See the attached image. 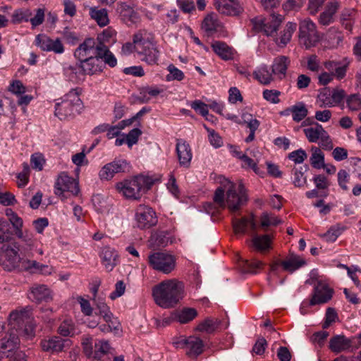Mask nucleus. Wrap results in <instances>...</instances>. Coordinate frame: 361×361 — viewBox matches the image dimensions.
I'll use <instances>...</instances> for the list:
<instances>
[{
	"label": "nucleus",
	"instance_id": "obj_48",
	"mask_svg": "<svg viewBox=\"0 0 361 361\" xmlns=\"http://www.w3.org/2000/svg\"><path fill=\"white\" fill-rule=\"evenodd\" d=\"M142 30L135 33L133 37V43L127 42L122 47V52L124 54H129L133 51H136V43L141 42Z\"/></svg>",
	"mask_w": 361,
	"mask_h": 361
},
{
	"label": "nucleus",
	"instance_id": "obj_50",
	"mask_svg": "<svg viewBox=\"0 0 361 361\" xmlns=\"http://www.w3.org/2000/svg\"><path fill=\"white\" fill-rule=\"evenodd\" d=\"M345 97V92L342 89H334L331 92V102L327 103L329 107L338 105Z\"/></svg>",
	"mask_w": 361,
	"mask_h": 361
},
{
	"label": "nucleus",
	"instance_id": "obj_13",
	"mask_svg": "<svg viewBox=\"0 0 361 361\" xmlns=\"http://www.w3.org/2000/svg\"><path fill=\"white\" fill-rule=\"evenodd\" d=\"M32 317V309L30 306L13 310L9 314L8 325L17 333L18 329H23V325Z\"/></svg>",
	"mask_w": 361,
	"mask_h": 361
},
{
	"label": "nucleus",
	"instance_id": "obj_51",
	"mask_svg": "<svg viewBox=\"0 0 361 361\" xmlns=\"http://www.w3.org/2000/svg\"><path fill=\"white\" fill-rule=\"evenodd\" d=\"M346 104L350 111H357L361 107V96L359 94H353L346 99Z\"/></svg>",
	"mask_w": 361,
	"mask_h": 361
},
{
	"label": "nucleus",
	"instance_id": "obj_17",
	"mask_svg": "<svg viewBox=\"0 0 361 361\" xmlns=\"http://www.w3.org/2000/svg\"><path fill=\"white\" fill-rule=\"evenodd\" d=\"M36 45L46 51H54L56 54H61L64 51V47L59 39L55 40L45 35H38L35 39Z\"/></svg>",
	"mask_w": 361,
	"mask_h": 361
},
{
	"label": "nucleus",
	"instance_id": "obj_16",
	"mask_svg": "<svg viewBox=\"0 0 361 361\" xmlns=\"http://www.w3.org/2000/svg\"><path fill=\"white\" fill-rule=\"evenodd\" d=\"M128 168V164L126 160H114L104 165L99 173V178L102 180H111L116 173L125 172Z\"/></svg>",
	"mask_w": 361,
	"mask_h": 361
},
{
	"label": "nucleus",
	"instance_id": "obj_1",
	"mask_svg": "<svg viewBox=\"0 0 361 361\" xmlns=\"http://www.w3.org/2000/svg\"><path fill=\"white\" fill-rule=\"evenodd\" d=\"M282 21V16L276 15L275 13L270 14L264 18H256L252 20L253 27L256 30L262 31L267 36L272 37L278 46L284 47L290 41L292 35L296 30L297 24L288 22L278 37L276 31Z\"/></svg>",
	"mask_w": 361,
	"mask_h": 361
},
{
	"label": "nucleus",
	"instance_id": "obj_5",
	"mask_svg": "<svg viewBox=\"0 0 361 361\" xmlns=\"http://www.w3.org/2000/svg\"><path fill=\"white\" fill-rule=\"evenodd\" d=\"M226 192V203L228 208L232 212H237L242 205L247 201L246 190L244 185L240 183L238 185V193L235 191V184L227 179H224V183L221 182Z\"/></svg>",
	"mask_w": 361,
	"mask_h": 361
},
{
	"label": "nucleus",
	"instance_id": "obj_4",
	"mask_svg": "<svg viewBox=\"0 0 361 361\" xmlns=\"http://www.w3.org/2000/svg\"><path fill=\"white\" fill-rule=\"evenodd\" d=\"M80 92L79 88H75L67 93L62 102L56 103L55 116L60 120H65L79 114L82 105L80 98Z\"/></svg>",
	"mask_w": 361,
	"mask_h": 361
},
{
	"label": "nucleus",
	"instance_id": "obj_64",
	"mask_svg": "<svg viewBox=\"0 0 361 361\" xmlns=\"http://www.w3.org/2000/svg\"><path fill=\"white\" fill-rule=\"evenodd\" d=\"M142 134V131L139 128H133L126 135V143L129 147L137 143L138 137Z\"/></svg>",
	"mask_w": 361,
	"mask_h": 361
},
{
	"label": "nucleus",
	"instance_id": "obj_33",
	"mask_svg": "<svg viewBox=\"0 0 361 361\" xmlns=\"http://www.w3.org/2000/svg\"><path fill=\"white\" fill-rule=\"evenodd\" d=\"M273 236L271 235L255 234L252 238V246L259 251H264L270 248Z\"/></svg>",
	"mask_w": 361,
	"mask_h": 361
},
{
	"label": "nucleus",
	"instance_id": "obj_18",
	"mask_svg": "<svg viewBox=\"0 0 361 361\" xmlns=\"http://www.w3.org/2000/svg\"><path fill=\"white\" fill-rule=\"evenodd\" d=\"M71 341L69 339H63L59 336H54L47 340L41 341V347L44 351L51 353H59L65 350L66 348L70 347Z\"/></svg>",
	"mask_w": 361,
	"mask_h": 361
},
{
	"label": "nucleus",
	"instance_id": "obj_34",
	"mask_svg": "<svg viewBox=\"0 0 361 361\" xmlns=\"http://www.w3.org/2000/svg\"><path fill=\"white\" fill-rule=\"evenodd\" d=\"M326 130L322 125L316 123L312 127L305 128L303 132L310 142H317Z\"/></svg>",
	"mask_w": 361,
	"mask_h": 361
},
{
	"label": "nucleus",
	"instance_id": "obj_63",
	"mask_svg": "<svg viewBox=\"0 0 361 361\" xmlns=\"http://www.w3.org/2000/svg\"><path fill=\"white\" fill-rule=\"evenodd\" d=\"M176 2L180 9L185 13H190L195 9L192 0H176Z\"/></svg>",
	"mask_w": 361,
	"mask_h": 361
},
{
	"label": "nucleus",
	"instance_id": "obj_10",
	"mask_svg": "<svg viewBox=\"0 0 361 361\" xmlns=\"http://www.w3.org/2000/svg\"><path fill=\"white\" fill-rule=\"evenodd\" d=\"M178 343L190 358H197L204 351L205 344L203 340L195 335L182 338Z\"/></svg>",
	"mask_w": 361,
	"mask_h": 361
},
{
	"label": "nucleus",
	"instance_id": "obj_28",
	"mask_svg": "<svg viewBox=\"0 0 361 361\" xmlns=\"http://www.w3.org/2000/svg\"><path fill=\"white\" fill-rule=\"evenodd\" d=\"M233 226L235 233H245L249 226L252 231H255L257 229L253 215L249 217L244 216L240 219H233Z\"/></svg>",
	"mask_w": 361,
	"mask_h": 361
},
{
	"label": "nucleus",
	"instance_id": "obj_21",
	"mask_svg": "<svg viewBox=\"0 0 361 361\" xmlns=\"http://www.w3.org/2000/svg\"><path fill=\"white\" fill-rule=\"evenodd\" d=\"M176 151L180 165L188 168L192 157L190 145L183 139H177Z\"/></svg>",
	"mask_w": 361,
	"mask_h": 361
},
{
	"label": "nucleus",
	"instance_id": "obj_60",
	"mask_svg": "<svg viewBox=\"0 0 361 361\" xmlns=\"http://www.w3.org/2000/svg\"><path fill=\"white\" fill-rule=\"evenodd\" d=\"M35 328L36 323L35 322L34 317H32L31 319H29L27 322L23 325L22 330L26 336L28 338H32L35 335Z\"/></svg>",
	"mask_w": 361,
	"mask_h": 361
},
{
	"label": "nucleus",
	"instance_id": "obj_44",
	"mask_svg": "<svg viewBox=\"0 0 361 361\" xmlns=\"http://www.w3.org/2000/svg\"><path fill=\"white\" fill-rule=\"evenodd\" d=\"M346 229V227L339 224L332 226L325 233L321 235L327 242H334L338 237Z\"/></svg>",
	"mask_w": 361,
	"mask_h": 361
},
{
	"label": "nucleus",
	"instance_id": "obj_46",
	"mask_svg": "<svg viewBox=\"0 0 361 361\" xmlns=\"http://www.w3.org/2000/svg\"><path fill=\"white\" fill-rule=\"evenodd\" d=\"M95 314L102 317L104 320L109 319L112 314L109 307L104 302L99 299L95 300Z\"/></svg>",
	"mask_w": 361,
	"mask_h": 361
},
{
	"label": "nucleus",
	"instance_id": "obj_2",
	"mask_svg": "<svg viewBox=\"0 0 361 361\" xmlns=\"http://www.w3.org/2000/svg\"><path fill=\"white\" fill-rule=\"evenodd\" d=\"M183 296V283L176 279L164 281L153 288L155 302L164 308L175 306Z\"/></svg>",
	"mask_w": 361,
	"mask_h": 361
},
{
	"label": "nucleus",
	"instance_id": "obj_36",
	"mask_svg": "<svg viewBox=\"0 0 361 361\" xmlns=\"http://www.w3.org/2000/svg\"><path fill=\"white\" fill-rule=\"evenodd\" d=\"M98 49L97 56L99 60L102 59L104 63L109 65L110 67H114L116 66L117 60L106 45L102 42L101 47Z\"/></svg>",
	"mask_w": 361,
	"mask_h": 361
},
{
	"label": "nucleus",
	"instance_id": "obj_9",
	"mask_svg": "<svg viewBox=\"0 0 361 361\" xmlns=\"http://www.w3.org/2000/svg\"><path fill=\"white\" fill-rule=\"evenodd\" d=\"M320 37L316 30L315 24L310 20H304L300 23L299 40L306 49L314 47Z\"/></svg>",
	"mask_w": 361,
	"mask_h": 361
},
{
	"label": "nucleus",
	"instance_id": "obj_37",
	"mask_svg": "<svg viewBox=\"0 0 361 361\" xmlns=\"http://www.w3.org/2000/svg\"><path fill=\"white\" fill-rule=\"evenodd\" d=\"M175 314L176 320L180 324H187L197 316V310L192 307H185Z\"/></svg>",
	"mask_w": 361,
	"mask_h": 361
},
{
	"label": "nucleus",
	"instance_id": "obj_41",
	"mask_svg": "<svg viewBox=\"0 0 361 361\" xmlns=\"http://www.w3.org/2000/svg\"><path fill=\"white\" fill-rule=\"evenodd\" d=\"M90 15L101 27L106 26L109 23L108 13L105 8L98 10L96 8H90Z\"/></svg>",
	"mask_w": 361,
	"mask_h": 361
},
{
	"label": "nucleus",
	"instance_id": "obj_39",
	"mask_svg": "<svg viewBox=\"0 0 361 361\" xmlns=\"http://www.w3.org/2000/svg\"><path fill=\"white\" fill-rule=\"evenodd\" d=\"M253 76L259 82L267 85L273 81L272 72L271 73L267 66H262L253 72Z\"/></svg>",
	"mask_w": 361,
	"mask_h": 361
},
{
	"label": "nucleus",
	"instance_id": "obj_52",
	"mask_svg": "<svg viewBox=\"0 0 361 361\" xmlns=\"http://www.w3.org/2000/svg\"><path fill=\"white\" fill-rule=\"evenodd\" d=\"M10 224L4 219H0V243L8 241L11 236Z\"/></svg>",
	"mask_w": 361,
	"mask_h": 361
},
{
	"label": "nucleus",
	"instance_id": "obj_3",
	"mask_svg": "<svg viewBox=\"0 0 361 361\" xmlns=\"http://www.w3.org/2000/svg\"><path fill=\"white\" fill-rule=\"evenodd\" d=\"M152 185L153 181L151 178L139 175L118 183L116 188L126 198L139 200Z\"/></svg>",
	"mask_w": 361,
	"mask_h": 361
},
{
	"label": "nucleus",
	"instance_id": "obj_42",
	"mask_svg": "<svg viewBox=\"0 0 361 361\" xmlns=\"http://www.w3.org/2000/svg\"><path fill=\"white\" fill-rule=\"evenodd\" d=\"M308 170V166L305 165L298 168H294L293 172V184L295 187H303L307 183V178L305 173Z\"/></svg>",
	"mask_w": 361,
	"mask_h": 361
},
{
	"label": "nucleus",
	"instance_id": "obj_25",
	"mask_svg": "<svg viewBox=\"0 0 361 361\" xmlns=\"http://www.w3.org/2000/svg\"><path fill=\"white\" fill-rule=\"evenodd\" d=\"M28 298L34 302H49L52 300L51 290L45 285H34L30 288Z\"/></svg>",
	"mask_w": 361,
	"mask_h": 361
},
{
	"label": "nucleus",
	"instance_id": "obj_59",
	"mask_svg": "<svg viewBox=\"0 0 361 361\" xmlns=\"http://www.w3.org/2000/svg\"><path fill=\"white\" fill-rule=\"evenodd\" d=\"M222 185H224L222 184ZM225 190H227V188H225L224 186H220L215 190L214 195V202L217 204L220 207H225V202H224V192Z\"/></svg>",
	"mask_w": 361,
	"mask_h": 361
},
{
	"label": "nucleus",
	"instance_id": "obj_32",
	"mask_svg": "<svg viewBox=\"0 0 361 361\" xmlns=\"http://www.w3.org/2000/svg\"><path fill=\"white\" fill-rule=\"evenodd\" d=\"M220 27V23L214 13L208 14L202 23V29L209 35L214 34Z\"/></svg>",
	"mask_w": 361,
	"mask_h": 361
},
{
	"label": "nucleus",
	"instance_id": "obj_45",
	"mask_svg": "<svg viewBox=\"0 0 361 361\" xmlns=\"http://www.w3.org/2000/svg\"><path fill=\"white\" fill-rule=\"evenodd\" d=\"M281 223L280 219L268 212H263L260 216V226L263 228L270 226H277Z\"/></svg>",
	"mask_w": 361,
	"mask_h": 361
},
{
	"label": "nucleus",
	"instance_id": "obj_47",
	"mask_svg": "<svg viewBox=\"0 0 361 361\" xmlns=\"http://www.w3.org/2000/svg\"><path fill=\"white\" fill-rule=\"evenodd\" d=\"M240 266L243 272L255 274L257 272V269H260L262 267V263L258 260H254L252 262L243 260L240 262Z\"/></svg>",
	"mask_w": 361,
	"mask_h": 361
},
{
	"label": "nucleus",
	"instance_id": "obj_35",
	"mask_svg": "<svg viewBox=\"0 0 361 361\" xmlns=\"http://www.w3.org/2000/svg\"><path fill=\"white\" fill-rule=\"evenodd\" d=\"M289 64L288 58L285 56H281L276 58L272 64L271 72L274 75H281L285 76Z\"/></svg>",
	"mask_w": 361,
	"mask_h": 361
},
{
	"label": "nucleus",
	"instance_id": "obj_62",
	"mask_svg": "<svg viewBox=\"0 0 361 361\" xmlns=\"http://www.w3.org/2000/svg\"><path fill=\"white\" fill-rule=\"evenodd\" d=\"M349 173L344 169H341L338 172V183L342 190L346 191L348 190L347 183L349 181Z\"/></svg>",
	"mask_w": 361,
	"mask_h": 361
},
{
	"label": "nucleus",
	"instance_id": "obj_30",
	"mask_svg": "<svg viewBox=\"0 0 361 361\" xmlns=\"http://www.w3.org/2000/svg\"><path fill=\"white\" fill-rule=\"evenodd\" d=\"M306 264L305 259L300 256L290 254L285 260L281 262L283 270L288 272H293Z\"/></svg>",
	"mask_w": 361,
	"mask_h": 361
},
{
	"label": "nucleus",
	"instance_id": "obj_61",
	"mask_svg": "<svg viewBox=\"0 0 361 361\" xmlns=\"http://www.w3.org/2000/svg\"><path fill=\"white\" fill-rule=\"evenodd\" d=\"M307 155L305 150L300 149L290 152L288 154V158L293 160L295 164H301L307 158Z\"/></svg>",
	"mask_w": 361,
	"mask_h": 361
},
{
	"label": "nucleus",
	"instance_id": "obj_40",
	"mask_svg": "<svg viewBox=\"0 0 361 361\" xmlns=\"http://www.w3.org/2000/svg\"><path fill=\"white\" fill-rule=\"evenodd\" d=\"M290 111L293 116V120L297 123L303 120L308 114V110L303 102H298L290 106Z\"/></svg>",
	"mask_w": 361,
	"mask_h": 361
},
{
	"label": "nucleus",
	"instance_id": "obj_31",
	"mask_svg": "<svg viewBox=\"0 0 361 361\" xmlns=\"http://www.w3.org/2000/svg\"><path fill=\"white\" fill-rule=\"evenodd\" d=\"M221 322L216 318L208 317L199 323L195 331L212 334L219 328Z\"/></svg>",
	"mask_w": 361,
	"mask_h": 361
},
{
	"label": "nucleus",
	"instance_id": "obj_20",
	"mask_svg": "<svg viewBox=\"0 0 361 361\" xmlns=\"http://www.w3.org/2000/svg\"><path fill=\"white\" fill-rule=\"evenodd\" d=\"M217 11L227 16H237L243 12V8L238 0H214Z\"/></svg>",
	"mask_w": 361,
	"mask_h": 361
},
{
	"label": "nucleus",
	"instance_id": "obj_19",
	"mask_svg": "<svg viewBox=\"0 0 361 361\" xmlns=\"http://www.w3.org/2000/svg\"><path fill=\"white\" fill-rule=\"evenodd\" d=\"M20 339L18 334L12 331L6 335L0 340V353L2 357L7 355L13 353V350L18 348Z\"/></svg>",
	"mask_w": 361,
	"mask_h": 361
},
{
	"label": "nucleus",
	"instance_id": "obj_53",
	"mask_svg": "<svg viewBox=\"0 0 361 361\" xmlns=\"http://www.w3.org/2000/svg\"><path fill=\"white\" fill-rule=\"evenodd\" d=\"M349 63L350 61L347 59H344L343 61H340L334 72H332L334 77H336L338 80L343 79L346 75Z\"/></svg>",
	"mask_w": 361,
	"mask_h": 361
},
{
	"label": "nucleus",
	"instance_id": "obj_24",
	"mask_svg": "<svg viewBox=\"0 0 361 361\" xmlns=\"http://www.w3.org/2000/svg\"><path fill=\"white\" fill-rule=\"evenodd\" d=\"M80 62L79 67L85 75H93L102 73L104 65L97 56Z\"/></svg>",
	"mask_w": 361,
	"mask_h": 361
},
{
	"label": "nucleus",
	"instance_id": "obj_26",
	"mask_svg": "<svg viewBox=\"0 0 361 361\" xmlns=\"http://www.w3.org/2000/svg\"><path fill=\"white\" fill-rule=\"evenodd\" d=\"M99 256L102 264L109 271H111L118 263V254L110 247H103Z\"/></svg>",
	"mask_w": 361,
	"mask_h": 361
},
{
	"label": "nucleus",
	"instance_id": "obj_55",
	"mask_svg": "<svg viewBox=\"0 0 361 361\" xmlns=\"http://www.w3.org/2000/svg\"><path fill=\"white\" fill-rule=\"evenodd\" d=\"M32 16V12L27 9L25 11L18 10L16 11L12 15V21L15 23H20L22 21H29L30 18Z\"/></svg>",
	"mask_w": 361,
	"mask_h": 361
},
{
	"label": "nucleus",
	"instance_id": "obj_14",
	"mask_svg": "<svg viewBox=\"0 0 361 361\" xmlns=\"http://www.w3.org/2000/svg\"><path fill=\"white\" fill-rule=\"evenodd\" d=\"M64 192H70L76 195L79 192L78 183L65 172L59 174L55 183V194L61 195Z\"/></svg>",
	"mask_w": 361,
	"mask_h": 361
},
{
	"label": "nucleus",
	"instance_id": "obj_54",
	"mask_svg": "<svg viewBox=\"0 0 361 361\" xmlns=\"http://www.w3.org/2000/svg\"><path fill=\"white\" fill-rule=\"evenodd\" d=\"M168 71L169 72V74L166 76V80L168 81H171L174 80L181 81L182 80H183L185 77L183 72L177 68L173 64H170L168 66Z\"/></svg>",
	"mask_w": 361,
	"mask_h": 361
},
{
	"label": "nucleus",
	"instance_id": "obj_8",
	"mask_svg": "<svg viewBox=\"0 0 361 361\" xmlns=\"http://www.w3.org/2000/svg\"><path fill=\"white\" fill-rule=\"evenodd\" d=\"M136 44V52L142 61L149 65L157 63L159 51L152 41L144 38L143 31H142L141 42Z\"/></svg>",
	"mask_w": 361,
	"mask_h": 361
},
{
	"label": "nucleus",
	"instance_id": "obj_12",
	"mask_svg": "<svg viewBox=\"0 0 361 361\" xmlns=\"http://www.w3.org/2000/svg\"><path fill=\"white\" fill-rule=\"evenodd\" d=\"M1 263L5 270L16 269L20 262L18 249L16 245H3Z\"/></svg>",
	"mask_w": 361,
	"mask_h": 361
},
{
	"label": "nucleus",
	"instance_id": "obj_57",
	"mask_svg": "<svg viewBox=\"0 0 361 361\" xmlns=\"http://www.w3.org/2000/svg\"><path fill=\"white\" fill-rule=\"evenodd\" d=\"M281 92L276 90H265L263 91V98L272 104L280 102L279 96Z\"/></svg>",
	"mask_w": 361,
	"mask_h": 361
},
{
	"label": "nucleus",
	"instance_id": "obj_38",
	"mask_svg": "<svg viewBox=\"0 0 361 361\" xmlns=\"http://www.w3.org/2000/svg\"><path fill=\"white\" fill-rule=\"evenodd\" d=\"M6 214L8 218L9 222L13 225V228H15L17 236L20 238H23V219L11 209H6Z\"/></svg>",
	"mask_w": 361,
	"mask_h": 361
},
{
	"label": "nucleus",
	"instance_id": "obj_43",
	"mask_svg": "<svg viewBox=\"0 0 361 361\" xmlns=\"http://www.w3.org/2000/svg\"><path fill=\"white\" fill-rule=\"evenodd\" d=\"M312 156L310 157V164L315 169L324 168V155L319 147H312Z\"/></svg>",
	"mask_w": 361,
	"mask_h": 361
},
{
	"label": "nucleus",
	"instance_id": "obj_7",
	"mask_svg": "<svg viewBox=\"0 0 361 361\" xmlns=\"http://www.w3.org/2000/svg\"><path fill=\"white\" fill-rule=\"evenodd\" d=\"M109 31H104L102 35H99L95 41L93 38L86 39L74 52L75 57L80 62L82 61L94 57L98 55V49L101 47L102 39L104 37H109Z\"/></svg>",
	"mask_w": 361,
	"mask_h": 361
},
{
	"label": "nucleus",
	"instance_id": "obj_11",
	"mask_svg": "<svg viewBox=\"0 0 361 361\" xmlns=\"http://www.w3.org/2000/svg\"><path fill=\"white\" fill-rule=\"evenodd\" d=\"M137 226L141 229L149 228L157 223V217L154 210L146 205L140 204L135 212Z\"/></svg>",
	"mask_w": 361,
	"mask_h": 361
},
{
	"label": "nucleus",
	"instance_id": "obj_6",
	"mask_svg": "<svg viewBox=\"0 0 361 361\" xmlns=\"http://www.w3.org/2000/svg\"><path fill=\"white\" fill-rule=\"evenodd\" d=\"M148 264L154 270L169 274L176 268V258L172 255L164 252H156L149 255Z\"/></svg>",
	"mask_w": 361,
	"mask_h": 361
},
{
	"label": "nucleus",
	"instance_id": "obj_58",
	"mask_svg": "<svg viewBox=\"0 0 361 361\" xmlns=\"http://www.w3.org/2000/svg\"><path fill=\"white\" fill-rule=\"evenodd\" d=\"M190 106L196 112L199 113L204 117H206L209 114L208 105L201 100L193 101L191 103Z\"/></svg>",
	"mask_w": 361,
	"mask_h": 361
},
{
	"label": "nucleus",
	"instance_id": "obj_56",
	"mask_svg": "<svg viewBox=\"0 0 361 361\" xmlns=\"http://www.w3.org/2000/svg\"><path fill=\"white\" fill-rule=\"evenodd\" d=\"M110 349V345L107 341H99L95 345L94 357L100 360L103 355L106 354Z\"/></svg>",
	"mask_w": 361,
	"mask_h": 361
},
{
	"label": "nucleus",
	"instance_id": "obj_29",
	"mask_svg": "<svg viewBox=\"0 0 361 361\" xmlns=\"http://www.w3.org/2000/svg\"><path fill=\"white\" fill-rule=\"evenodd\" d=\"M57 332L63 337H73L80 334V331L74 322L70 318L64 319L59 324Z\"/></svg>",
	"mask_w": 361,
	"mask_h": 361
},
{
	"label": "nucleus",
	"instance_id": "obj_22",
	"mask_svg": "<svg viewBox=\"0 0 361 361\" xmlns=\"http://www.w3.org/2000/svg\"><path fill=\"white\" fill-rule=\"evenodd\" d=\"M353 339L348 338L344 335H336L330 338L329 349L335 353L343 351H353Z\"/></svg>",
	"mask_w": 361,
	"mask_h": 361
},
{
	"label": "nucleus",
	"instance_id": "obj_15",
	"mask_svg": "<svg viewBox=\"0 0 361 361\" xmlns=\"http://www.w3.org/2000/svg\"><path fill=\"white\" fill-rule=\"evenodd\" d=\"M334 290L327 283L319 281L314 288V293L310 301V305L313 306L328 302L331 300Z\"/></svg>",
	"mask_w": 361,
	"mask_h": 361
},
{
	"label": "nucleus",
	"instance_id": "obj_23",
	"mask_svg": "<svg viewBox=\"0 0 361 361\" xmlns=\"http://www.w3.org/2000/svg\"><path fill=\"white\" fill-rule=\"evenodd\" d=\"M116 11L119 13L122 20L128 25L136 24L140 22L139 14L128 4L119 2L117 4Z\"/></svg>",
	"mask_w": 361,
	"mask_h": 361
},
{
	"label": "nucleus",
	"instance_id": "obj_27",
	"mask_svg": "<svg viewBox=\"0 0 361 361\" xmlns=\"http://www.w3.org/2000/svg\"><path fill=\"white\" fill-rule=\"evenodd\" d=\"M214 52L224 61L233 59L235 51L233 47L228 46L222 41H214L212 44Z\"/></svg>",
	"mask_w": 361,
	"mask_h": 361
},
{
	"label": "nucleus",
	"instance_id": "obj_49",
	"mask_svg": "<svg viewBox=\"0 0 361 361\" xmlns=\"http://www.w3.org/2000/svg\"><path fill=\"white\" fill-rule=\"evenodd\" d=\"M305 67L310 71L318 73L321 68V61L316 54H311L306 57Z\"/></svg>",
	"mask_w": 361,
	"mask_h": 361
}]
</instances>
